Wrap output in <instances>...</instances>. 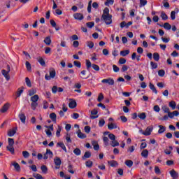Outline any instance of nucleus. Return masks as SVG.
I'll use <instances>...</instances> for the list:
<instances>
[{"label":"nucleus","mask_w":179,"mask_h":179,"mask_svg":"<svg viewBox=\"0 0 179 179\" xmlns=\"http://www.w3.org/2000/svg\"><path fill=\"white\" fill-rule=\"evenodd\" d=\"M112 17L113 15H110V10L108 8H105L103 10V13L101 17V20H103L106 24H111V23H113Z\"/></svg>","instance_id":"obj_1"},{"label":"nucleus","mask_w":179,"mask_h":179,"mask_svg":"<svg viewBox=\"0 0 179 179\" xmlns=\"http://www.w3.org/2000/svg\"><path fill=\"white\" fill-rule=\"evenodd\" d=\"M38 95L35 94L33 96L31 97V108H32L34 110V111L36 110V108H37V106H38V103H37V101H38Z\"/></svg>","instance_id":"obj_2"},{"label":"nucleus","mask_w":179,"mask_h":179,"mask_svg":"<svg viewBox=\"0 0 179 179\" xmlns=\"http://www.w3.org/2000/svg\"><path fill=\"white\" fill-rule=\"evenodd\" d=\"M50 76L48 74H46L45 76V80H51V79H54L55 78V76L57 75V73L55 72V69H52L49 71Z\"/></svg>","instance_id":"obj_3"},{"label":"nucleus","mask_w":179,"mask_h":179,"mask_svg":"<svg viewBox=\"0 0 179 179\" xmlns=\"http://www.w3.org/2000/svg\"><path fill=\"white\" fill-rule=\"evenodd\" d=\"M101 83L109 85V86H113L114 85V79L111 78L103 79L101 80Z\"/></svg>","instance_id":"obj_4"},{"label":"nucleus","mask_w":179,"mask_h":179,"mask_svg":"<svg viewBox=\"0 0 179 179\" xmlns=\"http://www.w3.org/2000/svg\"><path fill=\"white\" fill-rule=\"evenodd\" d=\"M152 131H153V127L150 126L145 129V131L144 132H142V134L145 135V136H149V135L152 134Z\"/></svg>","instance_id":"obj_5"},{"label":"nucleus","mask_w":179,"mask_h":179,"mask_svg":"<svg viewBox=\"0 0 179 179\" xmlns=\"http://www.w3.org/2000/svg\"><path fill=\"white\" fill-rule=\"evenodd\" d=\"M73 17L76 20H83V19H84L83 14H82L80 13H74Z\"/></svg>","instance_id":"obj_6"},{"label":"nucleus","mask_w":179,"mask_h":179,"mask_svg":"<svg viewBox=\"0 0 179 179\" xmlns=\"http://www.w3.org/2000/svg\"><path fill=\"white\" fill-rule=\"evenodd\" d=\"M1 74L4 78L6 79V80H9L10 79V76H9V71H6V70L3 69L1 70Z\"/></svg>","instance_id":"obj_7"},{"label":"nucleus","mask_w":179,"mask_h":179,"mask_svg":"<svg viewBox=\"0 0 179 179\" xmlns=\"http://www.w3.org/2000/svg\"><path fill=\"white\" fill-rule=\"evenodd\" d=\"M98 113L99 112L96 109H94L93 110H92L91 115H92L90 116L91 120H96V118H98L99 117V116L97 115ZM94 115H96V116H94Z\"/></svg>","instance_id":"obj_8"},{"label":"nucleus","mask_w":179,"mask_h":179,"mask_svg":"<svg viewBox=\"0 0 179 179\" xmlns=\"http://www.w3.org/2000/svg\"><path fill=\"white\" fill-rule=\"evenodd\" d=\"M55 162V166H58L59 167V166H61V164H62V162L61 161V158L56 157L54 159Z\"/></svg>","instance_id":"obj_9"},{"label":"nucleus","mask_w":179,"mask_h":179,"mask_svg":"<svg viewBox=\"0 0 179 179\" xmlns=\"http://www.w3.org/2000/svg\"><path fill=\"white\" fill-rule=\"evenodd\" d=\"M170 175L173 179L178 178V173H176L174 169L170 171Z\"/></svg>","instance_id":"obj_10"},{"label":"nucleus","mask_w":179,"mask_h":179,"mask_svg":"<svg viewBox=\"0 0 179 179\" xmlns=\"http://www.w3.org/2000/svg\"><path fill=\"white\" fill-rule=\"evenodd\" d=\"M118 128V126L117 125L116 123H110L108 124V129L111 130V129H117Z\"/></svg>","instance_id":"obj_11"},{"label":"nucleus","mask_w":179,"mask_h":179,"mask_svg":"<svg viewBox=\"0 0 179 179\" xmlns=\"http://www.w3.org/2000/svg\"><path fill=\"white\" fill-rule=\"evenodd\" d=\"M9 110V103H6L0 110L1 113H6Z\"/></svg>","instance_id":"obj_12"},{"label":"nucleus","mask_w":179,"mask_h":179,"mask_svg":"<svg viewBox=\"0 0 179 179\" xmlns=\"http://www.w3.org/2000/svg\"><path fill=\"white\" fill-rule=\"evenodd\" d=\"M19 118L22 124H26V115H24V113L20 114Z\"/></svg>","instance_id":"obj_13"},{"label":"nucleus","mask_w":179,"mask_h":179,"mask_svg":"<svg viewBox=\"0 0 179 179\" xmlns=\"http://www.w3.org/2000/svg\"><path fill=\"white\" fill-rule=\"evenodd\" d=\"M49 117L53 122H57V114L55 113H50Z\"/></svg>","instance_id":"obj_14"},{"label":"nucleus","mask_w":179,"mask_h":179,"mask_svg":"<svg viewBox=\"0 0 179 179\" xmlns=\"http://www.w3.org/2000/svg\"><path fill=\"white\" fill-rule=\"evenodd\" d=\"M43 42L46 45H51V36H47L45 38Z\"/></svg>","instance_id":"obj_15"},{"label":"nucleus","mask_w":179,"mask_h":179,"mask_svg":"<svg viewBox=\"0 0 179 179\" xmlns=\"http://www.w3.org/2000/svg\"><path fill=\"white\" fill-rule=\"evenodd\" d=\"M78 134V138H80V139H85L86 138V134L82 133V131H80V129H79L77 132Z\"/></svg>","instance_id":"obj_16"},{"label":"nucleus","mask_w":179,"mask_h":179,"mask_svg":"<svg viewBox=\"0 0 179 179\" xmlns=\"http://www.w3.org/2000/svg\"><path fill=\"white\" fill-rule=\"evenodd\" d=\"M6 149L11 153V155H15V148H13V146L7 145Z\"/></svg>","instance_id":"obj_17"},{"label":"nucleus","mask_w":179,"mask_h":179,"mask_svg":"<svg viewBox=\"0 0 179 179\" xmlns=\"http://www.w3.org/2000/svg\"><path fill=\"white\" fill-rule=\"evenodd\" d=\"M141 156L145 159L148 158V156H149V151L148 150H143L141 152Z\"/></svg>","instance_id":"obj_18"},{"label":"nucleus","mask_w":179,"mask_h":179,"mask_svg":"<svg viewBox=\"0 0 179 179\" xmlns=\"http://www.w3.org/2000/svg\"><path fill=\"white\" fill-rule=\"evenodd\" d=\"M17 130V128H13V129L10 130L8 132V136H13V135H15L16 134V131Z\"/></svg>","instance_id":"obj_19"},{"label":"nucleus","mask_w":179,"mask_h":179,"mask_svg":"<svg viewBox=\"0 0 179 179\" xmlns=\"http://www.w3.org/2000/svg\"><path fill=\"white\" fill-rule=\"evenodd\" d=\"M57 146H59V148H61L63 150L65 151V152L66 153V147L65 146V144H64V143L62 142H59L57 143Z\"/></svg>","instance_id":"obj_20"},{"label":"nucleus","mask_w":179,"mask_h":179,"mask_svg":"<svg viewBox=\"0 0 179 179\" xmlns=\"http://www.w3.org/2000/svg\"><path fill=\"white\" fill-rule=\"evenodd\" d=\"M91 156H92V152H90V151H87L85 152V155L83 157V160H85V159H90Z\"/></svg>","instance_id":"obj_21"},{"label":"nucleus","mask_w":179,"mask_h":179,"mask_svg":"<svg viewBox=\"0 0 179 179\" xmlns=\"http://www.w3.org/2000/svg\"><path fill=\"white\" fill-rule=\"evenodd\" d=\"M124 164H126V166H127V167H132V166H134V162H132V160H129L127 159L125 161Z\"/></svg>","instance_id":"obj_22"},{"label":"nucleus","mask_w":179,"mask_h":179,"mask_svg":"<svg viewBox=\"0 0 179 179\" xmlns=\"http://www.w3.org/2000/svg\"><path fill=\"white\" fill-rule=\"evenodd\" d=\"M108 163L111 167H117V166H118V162H117V161H109Z\"/></svg>","instance_id":"obj_23"},{"label":"nucleus","mask_w":179,"mask_h":179,"mask_svg":"<svg viewBox=\"0 0 179 179\" xmlns=\"http://www.w3.org/2000/svg\"><path fill=\"white\" fill-rule=\"evenodd\" d=\"M129 55V50L120 51V55L122 57H127V55Z\"/></svg>","instance_id":"obj_24"},{"label":"nucleus","mask_w":179,"mask_h":179,"mask_svg":"<svg viewBox=\"0 0 179 179\" xmlns=\"http://www.w3.org/2000/svg\"><path fill=\"white\" fill-rule=\"evenodd\" d=\"M149 86H150V89L152 90L153 93H155V94H157V90H156V87L152 83H150Z\"/></svg>","instance_id":"obj_25"},{"label":"nucleus","mask_w":179,"mask_h":179,"mask_svg":"<svg viewBox=\"0 0 179 179\" xmlns=\"http://www.w3.org/2000/svg\"><path fill=\"white\" fill-rule=\"evenodd\" d=\"M41 169L42 173H43V174H47V173L48 172V169L47 168V166H45V165L41 166Z\"/></svg>","instance_id":"obj_26"},{"label":"nucleus","mask_w":179,"mask_h":179,"mask_svg":"<svg viewBox=\"0 0 179 179\" xmlns=\"http://www.w3.org/2000/svg\"><path fill=\"white\" fill-rule=\"evenodd\" d=\"M153 59L158 62L159 59H160V55L158 52H155L153 54Z\"/></svg>","instance_id":"obj_27"},{"label":"nucleus","mask_w":179,"mask_h":179,"mask_svg":"<svg viewBox=\"0 0 179 179\" xmlns=\"http://www.w3.org/2000/svg\"><path fill=\"white\" fill-rule=\"evenodd\" d=\"M159 128L158 134H163L166 131V127L163 125H159Z\"/></svg>","instance_id":"obj_28"},{"label":"nucleus","mask_w":179,"mask_h":179,"mask_svg":"<svg viewBox=\"0 0 179 179\" xmlns=\"http://www.w3.org/2000/svg\"><path fill=\"white\" fill-rule=\"evenodd\" d=\"M12 164L14 166L16 171H20V165H19L17 162H13Z\"/></svg>","instance_id":"obj_29"},{"label":"nucleus","mask_w":179,"mask_h":179,"mask_svg":"<svg viewBox=\"0 0 179 179\" xmlns=\"http://www.w3.org/2000/svg\"><path fill=\"white\" fill-rule=\"evenodd\" d=\"M177 104L176 103V101H172L169 103V107H171V108H172V110H176V107Z\"/></svg>","instance_id":"obj_30"},{"label":"nucleus","mask_w":179,"mask_h":179,"mask_svg":"<svg viewBox=\"0 0 179 179\" xmlns=\"http://www.w3.org/2000/svg\"><path fill=\"white\" fill-rule=\"evenodd\" d=\"M163 27L166 29V30H171V25L169 22H165L163 25Z\"/></svg>","instance_id":"obj_31"},{"label":"nucleus","mask_w":179,"mask_h":179,"mask_svg":"<svg viewBox=\"0 0 179 179\" xmlns=\"http://www.w3.org/2000/svg\"><path fill=\"white\" fill-rule=\"evenodd\" d=\"M69 107L70 108H75L76 107V101H72L69 103Z\"/></svg>","instance_id":"obj_32"},{"label":"nucleus","mask_w":179,"mask_h":179,"mask_svg":"<svg viewBox=\"0 0 179 179\" xmlns=\"http://www.w3.org/2000/svg\"><path fill=\"white\" fill-rule=\"evenodd\" d=\"M138 117L140 118V120H146V113H141L138 115Z\"/></svg>","instance_id":"obj_33"},{"label":"nucleus","mask_w":179,"mask_h":179,"mask_svg":"<svg viewBox=\"0 0 179 179\" xmlns=\"http://www.w3.org/2000/svg\"><path fill=\"white\" fill-rule=\"evenodd\" d=\"M161 17L162 20H167L169 19V16L164 12L161 13Z\"/></svg>","instance_id":"obj_34"},{"label":"nucleus","mask_w":179,"mask_h":179,"mask_svg":"<svg viewBox=\"0 0 179 179\" xmlns=\"http://www.w3.org/2000/svg\"><path fill=\"white\" fill-rule=\"evenodd\" d=\"M92 145L95 150H99V149H100V146L97 144L96 141H92Z\"/></svg>","instance_id":"obj_35"},{"label":"nucleus","mask_w":179,"mask_h":179,"mask_svg":"<svg viewBox=\"0 0 179 179\" xmlns=\"http://www.w3.org/2000/svg\"><path fill=\"white\" fill-rule=\"evenodd\" d=\"M25 82L28 87H31V81H30V78H29L28 77L25 78Z\"/></svg>","instance_id":"obj_36"},{"label":"nucleus","mask_w":179,"mask_h":179,"mask_svg":"<svg viewBox=\"0 0 179 179\" xmlns=\"http://www.w3.org/2000/svg\"><path fill=\"white\" fill-rule=\"evenodd\" d=\"M38 62L41 65V66H45V61H44V59L42 57H40L39 59H38Z\"/></svg>","instance_id":"obj_37"},{"label":"nucleus","mask_w":179,"mask_h":179,"mask_svg":"<svg viewBox=\"0 0 179 179\" xmlns=\"http://www.w3.org/2000/svg\"><path fill=\"white\" fill-rule=\"evenodd\" d=\"M73 153L76 155V156H80V153H82V152L80 151V149L79 148H76L73 150Z\"/></svg>","instance_id":"obj_38"},{"label":"nucleus","mask_w":179,"mask_h":179,"mask_svg":"<svg viewBox=\"0 0 179 179\" xmlns=\"http://www.w3.org/2000/svg\"><path fill=\"white\" fill-rule=\"evenodd\" d=\"M72 169H73V166H72V165L69 164L68 166L69 173H71V174H75V171H73Z\"/></svg>","instance_id":"obj_39"},{"label":"nucleus","mask_w":179,"mask_h":179,"mask_svg":"<svg viewBox=\"0 0 179 179\" xmlns=\"http://www.w3.org/2000/svg\"><path fill=\"white\" fill-rule=\"evenodd\" d=\"M27 71L30 72L31 71V64H30V62H26L25 63Z\"/></svg>","instance_id":"obj_40"},{"label":"nucleus","mask_w":179,"mask_h":179,"mask_svg":"<svg viewBox=\"0 0 179 179\" xmlns=\"http://www.w3.org/2000/svg\"><path fill=\"white\" fill-rule=\"evenodd\" d=\"M8 146H13V145H15V140H13V138H8Z\"/></svg>","instance_id":"obj_41"},{"label":"nucleus","mask_w":179,"mask_h":179,"mask_svg":"<svg viewBox=\"0 0 179 179\" xmlns=\"http://www.w3.org/2000/svg\"><path fill=\"white\" fill-rule=\"evenodd\" d=\"M46 155H48V156H49L50 158H52V156H54L52 151L50 149L46 150Z\"/></svg>","instance_id":"obj_42"},{"label":"nucleus","mask_w":179,"mask_h":179,"mask_svg":"<svg viewBox=\"0 0 179 179\" xmlns=\"http://www.w3.org/2000/svg\"><path fill=\"white\" fill-rule=\"evenodd\" d=\"M87 27H89V29H92V27H94V22H90L86 23Z\"/></svg>","instance_id":"obj_43"},{"label":"nucleus","mask_w":179,"mask_h":179,"mask_svg":"<svg viewBox=\"0 0 179 179\" xmlns=\"http://www.w3.org/2000/svg\"><path fill=\"white\" fill-rule=\"evenodd\" d=\"M114 4V0H107L105 2L106 6H110V5H113Z\"/></svg>","instance_id":"obj_44"},{"label":"nucleus","mask_w":179,"mask_h":179,"mask_svg":"<svg viewBox=\"0 0 179 179\" xmlns=\"http://www.w3.org/2000/svg\"><path fill=\"white\" fill-rule=\"evenodd\" d=\"M111 146H113V148H115V146H120V143H118V141L114 140L111 142Z\"/></svg>","instance_id":"obj_45"},{"label":"nucleus","mask_w":179,"mask_h":179,"mask_svg":"<svg viewBox=\"0 0 179 179\" xmlns=\"http://www.w3.org/2000/svg\"><path fill=\"white\" fill-rule=\"evenodd\" d=\"M126 62H127V59L122 57H121L118 61V64H120V65H124V64H125Z\"/></svg>","instance_id":"obj_46"},{"label":"nucleus","mask_w":179,"mask_h":179,"mask_svg":"<svg viewBox=\"0 0 179 179\" xmlns=\"http://www.w3.org/2000/svg\"><path fill=\"white\" fill-rule=\"evenodd\" d=\"M62 128H61V126H58V129L56 131V136L59 138V136H61V131H62Z\"/></svg>","instance_id":"obj_47"},{"label":"nucleus","mask_w":179,"mask_h":179,"mask_svg":"<svg viewBox=\"0 0 179 179\" xmlns=\"http://www.w3.org/2000/svg\"><path fill=\"white\" fill-rule=\"evenodd\" d=\"M86 66H87V71H89L90 69V67L92 66V62H90V60L89 59L86 60Z\"/></svg>","instance_id":"obj_48"},{"label":"nucleus","mask_w":179,"mask_h":179,"mask_svg":"<svg viewBox=\"0 0 179 179\" xmlns=\"http://www.w3.org/2000/svg\"><path fill=\"white\" fill-rule=\"evenodd\" d=\"M158 75L159 76H160L161 78H163V76H164V75H166V72L164 71V70L161 69L158 71Z\"/></svg>","instance_id":"obj_49"},{"label":"nucleus","mask_w":179,"mask_h":179,"mask_svg":"<svg viewBox=\"0 0 179 179\" xmlns=\"http://www.w3.org/2000/svg\"><path fill=\"white\" fill-rule=\"evenodd\" d=\"M33 176H34V178H36V179H44L43 176H41L39 173H34Z\"/></svg>","instance_id":"obj_50"},{"label":"nucleus","mask_w":179,"mask_h":179,"mask_svg":"<svg viewBox=\"0 0 179 179\" xmlns=\"http://www.w3.org/2000/svg\"><path fill=\"white\" fill-rule=\"evenodd\" d=\"M73 64L74 66H76L77 68H80L82 66V64L79 61H74Z\"/></svg>","instance_id":"obj_51"},{"label":"nucleus","mask_w":179,"mask_h":179,"mask_svg":"<svg viewBox=\"0 0 179 179\" xmlns=\"http://www.w3.org/2000/svg\"><path fill=\"white\" fill-rule=\"evenodd\" d=\"M92 67L93 68V69H94V71H100V67H99V65H97V64H92Z\"/></svg>","instance_id":"obj_52"},{"label":"nucleus","mask_w":179,"mask_h":179,"mask_svg":"<svg viewBox=\"0 0 179 179\" xmlns=\"http://www.w3.org/2000/svg\"><path fill=\"white\" fill-rule=\"evenodd\" d=\"M22 155H23V157H24V159H27L30 156V153H29V152L27 151H23Z\"/></svg>","instance_id":"obj_53"},{"label":"nucleus","mask_w":179,"mask_h":179,"mask_svg":"<svg viewBox=\"0 0 179 179\" xmlns=\"http://www.w3.org/2000/svg\"><path fill=\"white\" fill-rule=\"evenodd\" d=\"M36 93H37V90H34V89L30 90L29 91V96H34V94H36Z\"/></svg>","instance_id":"obj_54"},{"label":"nucleus","mask_w":179,"mask_h":179,"mask_svg":"<svg viewBox=\"0 0 179 179\" xmlns=\"http://www.w3.org/2000/svg\"><path fill=\"white\" fill-rule=\"evenodd\" d=\"M85 166H86L87 167H89V168L92 167V166H93V162H92V161H90V160L87 161V162H85Z\"/></svg>","instance_id":"obj_55"},{"label":"nucleus","mask_w":179,"mask_h":179,"mask_svg":"<svg viewBox=\"0 0 179 179\" xmlns=\"http://www.w3.org/2000/svg\"><path fill=\"white\" fill-rule=\"evenodd\" d=\"M104 124H106V121L104 120V119L99 120V127H104Z\"/></svg>","instance_id":"obj_56"},{"label":"nucleus","mask_w":179,"mask_h":179,"mask_svg":"<svg viewBox=\"0 0 179 179\" xmlns=\"http://www.w3.org/2000/svg\"><path fill=\"white\" fill-rule=\"evenodd\" d=\"M87 45L89 48H93V47H94V43L92 41H87Z\"/></svg>","instance_id":"obj_57"},{"label":"nucleus","mask_w":179,"mask_h":179,"mask_svg":"<svg viewBox=\"0 0 179 179\" xmlns=\"http://www.w3.org/2000/svg\"><path fill=\"white\" fill-rule=\"evenodd\" d=\"M162 110H163L164 113H165L166 114H169L170 112V108H169V107H167V106L162 107Z\"/></svg>","instance_id":"obj_58"},{"label":"nucleus","mask_w":179,"mask_h":179,"mask_svg":"<svg viewBox=\"0 0 179 179\" xmlns=\"http://www.w3.org/2000/svg\"><path fill=\"white\" fill-rule=\"evenodd\" d=\"M146 3H148L147 0H140V6H141V8H142V6H145V5H146Z\"/></svg>","instance_id":"obj_59"},{"label":"nucleus","mask_w":179,"mask_h":179,"mask_svg":"<svg viewBox=\"0 0 179 179\" xmlns=\"http://www.w3.org/2000/svg\"><path fill=\"white\" fill-rule=\"evenodd\" d=\"M135 151V146L131 145L130 147H129L127 152H129V153H132Z\"/></svg>","instance_id":"obj_60"},{"label":"nucleus","mask_w":179,"mask_h":179,"mask_svg":"<svg viewBox=\"0 0 179 179\" xmlns=\"http://www.w3.org/2000/svg\"><path fill=\"white\" fill-rule=\"evenodd\" d=\"M152 69H156L157 68V63H155L153 62H150Z\"/></svg>","instance_id":"obj_61"},{"label":"nucleus","mask_w":179,"mask_h":179,"mask_svg":"<svg viewBox=\"0 0 179 179\" xmlns=\"http://www.w3.org/2000/svg\"><path fill=\"white\" fill-rule=\"evenodd\" d=\"M103 99H104V95H103V93H100L97 99L98 101L100 103L101 100H103Z\"/></svg>","instance_id":"obj_62"},{"label":"nucleus","mask_w":179,"mask_h":179,"mask_svg":"<svg viewBox=\"0 0 179 179\" xmlns=\"http://www.w3.org/2000/svg\"><path fill=\"white\" fill-rule=\"evenodd\" d=\"M103 141L104 144L106 145V146H108V137L104 136L103 138Z\"/></svg>","instance_id":"obj_63"},{"label":"nucleus","mask_w":179,"mask_h":179,"mask_svg":"<svg viewBox=\"0 0 179 179\" xmlns=\"http://www.w3.org/2000/svg\"><path fill=\"white\" fill-rule=\"evenodd\" d=\"M22 93H23V87L22 90H20V88H19L17 90V97H19L20 96H21Z\"/></svg>","instance_id":"obj_64"}]
</instances>
